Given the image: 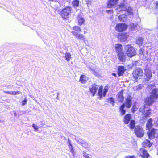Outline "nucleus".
Listing matches in <instances>:
<instances>
[{"instance_id":"nucleus-1","label":"nucleus","mask_w":158,"mask_h":158,"mask_svg":"<svg viewBox=\"0 0 158 158\" xmlns=\"http://www.w3.org/2000/svg\"><path fill=\"white\" fill-rule=\"evenodd\" d=\"M158 90L156 89H154L152 92L151 95L150 97L147 98L145 100V102L148 105L152 104L157 99H158Z\"/></svg>"},{"instance_id":"nucleus-2","label":"nucleus","mask_w":158,"mask_h":158,"mask_svg":"<svg viewBox=\"0 0 158 158\" xmlns=\"http://www.w3.org/2000/svg\"><path fill=\"white\" fill-rule=\"evenodd\" d=\"M125 49L128 57H131L136 54V52L134 48L130 45H126Z\"/></svg>"},{"instance_id":"nucleus-3","label":"nucleus","mask_w":158,"mask_h":158,"mask_svg":"<svg viewBox=\"0 0 158 158\" xmlns=\"http://www.w3.org/2000/svg\"><path fill=\"white\" fill-rule=\"evenodd\" d=\"M143 73L141 69L137 68L135 69L133 72L132 75L135 81L143 75Z\"/></svg>"},{"instance_id":"nucleus-4","label":"nucleus","mask_w":158,"mask_h":158,"mask_svg":"<svg viewBox=\"0 0 158 158\" xmlns=\"http://www.w3.org/2000/svg\"><path fill=\"white\" fill-rule=\"evenodd\" d=\"M71 12L70 7H67L63 9L61 11V16L63 19H66L68 18Z\"/></svg>"},{"instance_id":"nucleus-5","label":"nucleus","mask_w":158,"mask_h":158,"mask_svg":"<svg viewBox=\"0 0 158 158\" xmlns=\"http://www.w3.org/2000/svg\"><path fill=\"white\" fill-rule=\"evenodd\" d=\"M135 132L138 137H143L144 134V131L142 127L139 126H136L135 129Z\"/></svg>"},{"instance_id":"nucleus-6","label":"nucleus","mask_w":158,"mask_h":158,"mask_svg":"<svg viewBox=\"0 0 158 158\" xmlns=\"http://www.w3.org/2000/svg\"><path fill=\"white\" fill-rule=\"evenodd\" d=\"M119 8L118 9H116V10H118L119 12H121V10L125 11L126 10L128 13L131 15L133 14V10L131 7H128L127 9H126L125 7V5L123 3L121 4L120 5L118 6Z\"/></svg>"},{"instance_id":"nucleus-7","label":"nucleus","mask_w":158,"mask_h":158,"mask_svg":"<svg viewBox=\"0 0 158 158\" xmlns=\"http://www.w3.org/2000/svg\"><path fill=\"white\" fill-rule=\"evenodd\" d=\"M127 28V25L125 23H119L115 27V30L118 32H121L125 30Z\"/></svg>"},{"instance_id":"nucleus-8","label":"nucleus","mask_w":158,"mask_h":158,"mask_svg":"<svg viewBox=\"0 0 158 158\" xmlns=\"http://www.w3.org/2000/svg\"><path fill=\"white\" fill-rule=\"evenodd\" d=\"M73 35L75 36L77 39L82 40L84 42H85V36L82 34L78 33L74 31H71Z\"/></svg>"},{"instance_id":"nucleus-9","label":"nucleus","mask_w":158,"mask_h":158,"mask_svg":"<svg viewBox=\"0 0 158 158\" xmlns=\"http://www.w3.org/2000/svg\"><path fill=\"white\" fill-rule=\"evenodd\" d=\"M139 156L142 157L147 158L149 156V154L144 148H141L139 151Z\"/></svg>"},{"instance_id":"nucleus-10","label":"nucleus","mask_w":158,"mask_h":158,"mask_svg":"<svg viewBox=\"0 0 158 158\" xmlns=\"http://www.w3.org/2000/svg\"><path fill=\"white\" fill-rule=\"evenodd\" d=\"M132 98L131 96H128L126 99L125 102L122 105H124V106H126L127 108H130L132 105Z\"/></svg>"},{"instance_id":"nucleus-11","label":"nucleus","mask_w":158,"mask_h":158,"mask_svg":"<svg viewBox=\"0 0 158 158\" xmlns=\"http://www.w3.org/2000/svg\"><path fill=\"white\" fill-rule=\"evenodd\" d=\"M98 87V86L95 84H93L91 86L89 87L90 91L92 94L93 96L95 95Z\"/></svg>"},{"instance_id":"nucleus-12","label":"nucleus","mask_w":158,"mask_h":158,"mask_svg":"<svg viewBox=\"0 0 158 158\" xmlns=\"http://www.w3.org/2000/svg\"><path fill=\"white\" fill-rule=\"evenodd\" d=\"M117 56L120 61L124 62L126 60V56L123 52H121L117 54Z\"/></svg>"},{"instance_id":"nucleus-13","label":"nucleus","mask_w":158,"mask_h":158,"mask_svg":"<svg viewBox=\"0 0 158 158\" xmlns=\"http://www.w3.org/2000/svg\"><path fill=\"white\" fill-rule=\"evenodd\" d=\"M115 48L117 54L123 52L122 45L120 44H116L115 45Z\"/></svg>"},{"instance_id":"nucleus-14","label":"nucleus","mask_w":158,"mask_h":158,"mask_svg":"<svg viewBox=\"0 0 158 158\" xmlns=\"http://www.w3.org/2000/svg\"><path fill=\"white\" fill-rule=\"evenodd\" d=\"M77 20L78 21L79 25H81L85 22V19L82 16L81 13H79L77 17Z\"/></svg>"},{"instance_id":"nucleus-15","label":"nucleus","mask_w":158,"mask_h":158,"mask_svg":"<svg viewBox=\"0 0 158 158\" xmlns=\"http://www.w3.org/2000/svg\"><path fill=\"white\" fill-rule=\"evenodd\" d=\"M131 114H126L123 119V121L125 124H127L129 122L131 118Z\"/></svg>"},{"instance_id":"nucleus-16","label":"nucleus","mask_w":158,"mask_h":158,"mask_svg":"<svg viewBox=\"0 0 158 158\" xmlns=\"http://www.w3.org/2000/svg\"><path fill=\"white\" fill-rule=\"evenodd\" d=\"M156 131V130L154 129H152L151 130L149 131L148 134L149 139H151L154 138L155 135Z\"/></svg>"},{"instance_id":"nucleus-17","label":"nucleus","mask_w":158,"mask_h":158,"mask_svg":"<svg viewBox=\"0 0 158 158\" xmlns=\"http://www.w3.org/2000/svg\"><path fill=\"white\" fill-rule=\"evenodd\" d=\"M145 75L147 81H148L152 77V73L151 71L148 69H145Z\"/></svg>"},{"instance_id":"nucleus-18","label":"nucleus","mask_w":158,"mask_h":158,"mask_svg":"<svg viewBox=\"0 0 158 158\" xmlns=\"http://www.w3.org/2000/svg\"><path fill=\"white\" fill-rule=\"evenodd\" d=\"M118 1V0H110L108 3V8H110L112 7L117 3Z\"/></svg>"},{"instance_id":"nucleus-19","label":"nucleus","mask_w":158,"mask_h":158,"mask_svg":"<svg viewBox=\"0 0 158 158\" xmlns=\"http://www.w3.org/2000/svg\"><path fill=\"white\" fill-rule=\"evenodd\" d=\"M123 90H122L118 93L117 95L118 100L120 102H122L124 99V97L123 95Z\"/></svg>"},{"instance_id":"nucleus-20","label":"nucleus","mask_w":158,"mask_h":158,"mask_svg":"<svg viewBox=\"0 0 158 158\" xmlns=\"http://www.w3.org/2000/svg\"><path fill=\"white\" fill-rule=\"evenodd\" d=\"M88 80V78L84 75H81L80 77V81L82 83L85 84Z\"/></svg>"},{"instance_id":"nucleus-21","label":"nucleus","mask_w":158,"mask_h":158,"mask_svg":"<svg viewBox=\"0 0 158 158\" xmlns=\"http://www.w3.org/2000/svg\"><path fill=\"white\" fill-rule=\"evenodd\" d=\"M124 67L123 66H119L118 69V73L119 76L122 75L124 72Z\"/></svg>"},{"instance_id":"nucleus-22","label":"nucleus","mask_w":158,"mask_h":158,"mask_svg":"<svg viewBox=\"0 0 158 158\" xmlns=\"http://www.w3.org/2000/svg\"><path fill=\"white\" fill-rule=\"evenodd\" d=\"M142 145L144 147H150L152 145V144L148 140H146L142 143Z\"/></svg>"},{"instance_id":"nucleus-23","label":"nucleus","mask_w":158,"mask_h":158,"mask_svg":"<svg viewBox=\"0 0 158 158\" xmlns=\"http://www.w3.org/2000/svg\"><path fill=\"white\" fill-rule=\"evenodd\" d=\"M119 20L121 22H124L126 20V15L125 14H122L118 17Z\"/></svg>"},{"instance_id":"nucleus-24","label":"nucleus","mask_w":158,"mask_h":158,"mask_svg":"<svg viewBox=\"0 0 158 158\" xmlns=\"http://www.w3.org/2000/svg\"><path fill=\"white\" fill-rule=\"evenodd\" d=\"M125 107L124 105H122L120 108V111L122 115H124L126 113V110L124 109Z\"/></svg>"},{"instance_id":"nucleus-25","label":"nucleus","mask_w":158,"mask_h":158,"mask_svg":"<svg viewBox=\"0 0 158 158\" xmlns=\"http://www.w3.org/2000/svg\"><path fill=\"white\" fill-rule=\"evenodd\" d=\"M106 100L107 102H109L110 103H111L113 106H114L115 101L114 99L113 98H107Z\"/></svg>"},{"instance_id":"nucleus-26","label":"nucleus","mask_w":158,"mask_h":158,"mask_svg":"<svg viewBox=\"0 0 158 158\" xmlns=\"http://www.w3.org/2000/svg\"><path fill=\"white\" fill-rule=\"evenodd\" d=\"M152 120L151 118H150L148 121L147 124H146V127L148 129L151 128L152 126Z\"/></svg>"},{"instance_id":"nucleus-27","label":"nucleus","mask_w":158,"mask_h":158,"mask_svg":"<svg viewBox=\"0 0 158 158\" xmlns=\"http://www.w3.org/2000/svg\"><path fill=\"white\" fill-rule=\"evenodd\" d=\"M102 87L100 86L98 92V95L99 96V98L100 99L102 98V95H103L102 93Z\"/></svg>"},{"instance_id":"nucleus-28","label":"nucleus","mask_w":158,"mask_h":158,"mask_svg":"<svg viewBox=\"0 0 158 158\" xmlns=\"http://www.w3.org/2000/svg\"><path fill=\"white\" fill-rule=\"evenodd\" d=\"M119 35H120L118 36V37L120 39L123 40H126L127 36L125 33H121L119 34Z\"/></svg>"},{"instance_id":"nucleus-29","label":"nucleus","mask_w":158,"mask_h":158,"mask_svg":"<svg viewBox=\"0 0 158 158\" xmlns=\"http://www.w3.org/2000/svg\"><path fill=\"white\" fill-rule=\"evenodd\" d=\"M65 58L67 61H69L71 59V55L69 53L66 52L65 54Z\"/></svg>"},{"instance_id":"nucleus-30","label":"nucleus","mask_w":158,"mask_h":158,"mask_svg":"<svg viewBox=\"0 0 158 158\" xmlns=\"http://www.w3.org/2000/svg\"><path fill=\"white\" fill-rule=\"evenodd\" d=\"M144 49L141 48L139 51V56L141 57H143L145 55V52L144 51Z\"/></svg>"},{"instance_id":"nucleus-31","label":"nucleus","mask_w":158,"mask_h":158,"mask_svg":"<svg viewBox=\"0 0 158 158\" xmlns=\"http://www.w3.org/2000/svg\"><path fill=\"white\" fill-rule=\"evenodd\" d=\"M143 39L142 37H139L137 39L136 43L139 45H141L143 43Z\"/></svg>"},{"instance_id":"nucleus-32","label":"nucleus","mask_w":158,"mask_h":158,"mask_svg":"<svg viewBox=\"0 0 158 158\" xmlns=\"http://www.w3.org/2000/svg\"><path fill=\"white\" fill-rule=\"evenodd\" d=\"M151 114V113L150 112V110H149V109L148 108L146 109V110L144 112V117H149L150 116Z\"/></svg>"},{"instance_id":"nucleus-33","label":"nucleus","mask_w":158,"mask_h":158,"mask_svg":"<svg viewBox=\"0 0 158 158\" xmlns=\"http://www.w3.org/2000/svg\"><path fill=\"white\" fill-rule=\"evenodd\" d=\"M109 89V86L108 85H106L104 87L103 92V96L104 97H105L106 94V93H107Z\"/></svg>"},{"instance_id":"nucleus-34","label":"nucleus","mask_w":158,"mask_h":158,"mask_svg":"<svg viewBox=\"0 0 158 158\" xmlns=\"http://www.w3.org/2000/svg\"><path fill=\"white\" fill-rule=\"evenodd\" d=\"M135 126V121L134 120H131V121L129 127L131 129H133Z\"/></svg>"},{"instance_id":"nucleus-35","label":"nucleus","mask_w":158,"mask_h":158,"mask_svg":"<svg viewBox=\"0 0 158 158\" xmlns=\"http://www.w3.org/2000/svg\"><path fill=\"white\" fill-rule=\"evenodd\" d=\"M85 141L80 139L77 138V139H76V141L79 144L81 145H82L83 143H85Z\"/></svg>"},{"instance_id":"nucleus-36","label":"nucleus","mask_w":158,"mask_h":158,"mask_svg":"<svg viewBox=\"0 0 158 158\" xmlns=\"http://www.w3.org/2000/svg\"><path fill=\"white\" fill-rule=\"evenodd\" d=\"M147 108H147L145 106H142L140 108L139 111H140V112L143 113V112H145V111L146 110V109Z\"/></svg>"},{"instance_id":"nucleus-37","label":"nucleus","mask_w":158,"mask_h":158,"mask_svg":"<svg viewBox=\"0 0 158 158\" xmlns=\"http://www.w3.org/2000/svg\"><path fill=\"white\" fill-rule=\"evenodd\" d=\"M68 146L69 148L70 152L72 153L73 155L74 156L75 154V152H74L72 145H68Z\"/></svg>"},{"instance_id":"nucleus-38","label":"nucleus","mask_w":158,"mask_h":158,"mask_svg":"<svg viewBox=\"0 0 158 158\" xmlns=\"http://www.w3.org/2000/svg\"><path fill=\"white\" fill-rule=\"evenodd\" d=\"M82 146L85 148H89V145L88 143L85 141V143H83L82 145Z\"/></svg>"},{"instance_id":"nucleus-39","label":"nucleus","mask_w":158,"mask_h":158,"mask_svg":"<svg viewBox=\"0 0 158 158\" xmlns=\"http://www.w3.org/2000/svg\"><path fill=\"white\" fill-rule=\"evenodd\" d=\"M73 29L77 31L81 32V28L78 26H75L73 27Z\"/></svg>"},{"instance_id":"nucleus-40","label":"nucleus","mask_w":158,"mask_h":158,"mask_svg":"<svg viewBox=\"0 0 158 158\" xmlns=\"http://www.w3.org/2000/svg\"><path fill=\"white\" fill-rule=\"evenodd\" d=\"M79 2L77 0H75L73 1V4L74 6H79Z\"/></svg>"},{"instance_id":"nucleus-41","label":"nucleus","mask_w":158,"mask_h":158,"mask_svg":"<svg viewBox=\"0 0 158 158\" xmlns=\"http://www.w3.org/2000/svg\"><path fill=\"white\" fill-rule=\"evenodd\" d=\"M83 158H90L89 154L86 152H84L82 154Z\"/></svg>"},{"instance_id":"nucleus-42","label":"nucleus","mask_w":158,"mask_h":158,"mask_svg":"<svg viewBox=\"0 0 158 158\" xmlns=\"http://www.w3.org/2000/svg\"><path fill=\"white\" fill-rule=\"evenodd\" d=\"M21 93V92L19 91H10V94L14 95H17Z\"/></svg>"},{"instance_id":"nucleus-43","label":"nucleus","mask_w":158,"mask_h":158,"mask_svg":"<svg viewBox=\"0 0 158 158\" xmlns=\"http://www.w3.org/2000/svg\"><path fill=\"white\" fill-rule=\"evenodd\" d=\"M27 97H25V99L21 102V105L22 106H24L27 104Z\"/></svg>"},{"instance_id":"nucleus-44","label":"nucleus","mask_w":158,"mask_h":158,"mask_svg":"<svg viewBox=\"0 0 158 158\" xmlns=\"http://www.w3.org/2000/svg\"><path fill=\"white\" fill-rule=\"evenodd\" d=\"M137 108L135 106H133L131 110L132 112L133 113H135V111L137 110Z\"/></svg>"},{"instance_id":"nucleus-45","label":"nucleus","mask_w":158,"mask_h":158,"mask_svg":"<svg viewBox=\"0 0 158 158\" xmlns=\"http://www.w3.org/2000/svg\"><path fill=\"white\" fill-rule=\"evenodd\" d=\"M137 24L136 23H132L131 24L130 26L131 28H134L136 27Z\"/></svg>"},{"instance_id":"nucleus-46","label":"nucleus","mask_w":158,"mask_h":158,"mask_svg":"<svg viewBox=\"0 0 158 158\" xmlns=\"http://www.w3.org/2000/svg\"><path fill=\"white\" fill-rule=\"evenodd\" d=\"M32 127L35 129V131L38 130V126L35 124H33L32 126Z\"/></svg>"},{"instance_id":"nucleus-47","label":"nucleus","mask_w":158,"mask_h":158,"mask_svg":"<svg viewBox=\"0 0 158 158\" xmlns=\"http://www.w3.org/2000/svg\"><path fill=\"white\" fill-rule=\"evenodd\" d=\"M142 85H138L137 87V90L138 91L140 90L141 89H142Z\"/></svg>"},{"instance_id":"nucleus-48","label":"nucleus","mask_w":158,"mask_h":158,"mask_svg":"<svg viewBox=\"0 0 158 158\" xmlns=\"http://www.w3.org/2000/svg\"><path fill=\"white\" fill-rule=\"evenodd\" d=\"M70 136L71 137H72L73 139H74L76 140V139H77L76 138V137L75 135H74L73 134H71Z\"/></svg>"},{"instance_id":"nucleus-49","label":"nucleus","mask_w":158,"mask_h":158,"mask_svg":"<svg viewBox=\"0 0 158 158\" xmlns=\"http://www.w3.org/2000/svg\"><path fill=\"white\" fill-rule=\"evenodd\" d=\"M125 158H136L134 156H128L125 157Z\"/></svg>"},{"instance_id":"nucleus-50","label":"nucleus","mask_w":158,"mask_h":158,"mask_svg":"<svg viewBox=\"0 0 158 158\" xmlns=\"http://www.w3.org/2000/svg\"><path fill=\"white\" fill-rule=\"evenodd\" d=\"M56 4L55 6L54 7V8H55L56 9H57L58 8V6H59V3L58 2H56Z\"/></svg>"},{"instance_id":"nucleus-51","label":"nucleus","mask_w":158,"mask_h":158,"mask_svg":"<svg viewBox=\"0 0 158 158\" xmlns=\"http://www.w3.org/2000/svg\"><path fill=\"white\" fill-rule=\"evenodd\" d=\"M68 145H72V144L71 143L70 140L69 139H68Z\"/></svg>"},{"instance_id":"nucleus-52","label":"nucleus","mask_w":158,"mask_h":158,"mask_svg":"<svg viewBox=\"0 0 158 158\" xmlns=\"http://www.w3.org/2000/svg\"><path fill=\"white\" fill-rule=\"evenodd\" d=\"M156 5L157 7L158 8V1H157L155 2Z\"/></svg>"},{"instance_id":"nucleus-53","label":"nucleus","mask_w":158,"mask_h":158,"mask_svg":"<svg viewBox=\"0 0 158 158\" xmlns=\"http://www.w3.org/2000/svg\"><path fill=\"white\" fill-rule=\"evenodd\" d=\"M112 74L113 76H114L115 77H116V73H112Z\"/></svg>"}]
</instances>
